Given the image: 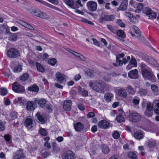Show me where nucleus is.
Segmentation results:
<instances>
[{
    "label": "nucleus",
    "instance_id": "1a4fd4ad",
    "mask_svg": "<svg viewBox=\"0 0 159 159\" xmlns=\"http://www.w3.org/2000/svg\"><path fill=\"white\" fill-rule=\"evenodd\" d=\"M115 18V16L114 15H105L103 16H100L99 19V21L100 23H103L104 21H113L114 20Z\"/></svg>",
    "mask_w": 159,
    "mask_h": 159
},
{
    "label": "nucleus",
    "instance_id": "338daca9",
    "mask_svg": "<svg viewBox=\"0 0 159 159\" xmlns=\"http://www.w3.org/2000/svg\"><path fill=\"white\" fill-rule=\"evenodd\" d=\"M5 129V126L3 123L0 120V131H3Z\"/></svg>",
    "mask_w": 159,
    "mask_h": 159
},
{
    "label": "nucleus",
    "instance_id": "6e6d98bb",
    "mask_svg": "<svg viewBox=\"0 0 159 159\" xmlns=\"http://www.w3.org/2000/svg\"><path fill=\"white\" fill-rule=\"evenodd\" d=\"M149 62L150 64L156 67L158 66L159 65L158 63L155 60L153 59H151L149 61Z\"/></svg>",
    "mask_w": 159,
    "mask_h": 159
},
{
    "label": "nucleus",
    "instance_id": "58836bf2",
    "mask_svg": "<svg viewBox=\"0 0 159 159\" xmlns=\"http://www.w3.org/2000/svg\"><path fill=\"white\" fill-rule=\"evenodd\" d=\"M128 157L131 158V159H137L136 152H130L128 154Z\"/></svg>",
    "mask_w": 159,
    "mask_h": 159
},
{
    "label": "nucleus",
    "instance_id": "c756f323",
    "mask_svg": "<svg viewBox=\"0 0 159 159\" xmlns=\"http://www.w3.org/2000/svg\"><path fill=\"white\" fill-rule=\"evenodd\" d=\"M126 89L128 92L130 94L133 95L135 93L136 91L131 86H128L126 87Z\"/></svg>",
    "mask_w": 159,
    "mask_h": 159
},
{
    "label": "nucleus",
    "instance_id": "bf43d9fd",
    "mask_svg": "<svg viewBox=\"0 0 159 159\" xmlns=\"http://www.w3.org/2000/svg\"><path fill=\"white\" fill-rule=\"evenodd\" d=\"M116 119L119 122H122L124 120V118L121 115H119L116 117Z\"/></svg>",
    "mask_w": 159,
    "mask_h": 159
},
{
    "label": "nucleus",
    "instance_id": "393cba45",
    "mask_svg": "<svg viewBox=\"0 0 159 159\" xmlns=\"http://www.w3.org/2000/svg\"><path fill=\"white\" fill-rule=\"evenodd\" d=\"M33 119L31 118H28L26 119L25 124L28 128H31L33 122Z\"/></svg>",
    "mask_w": 159,
    "mask_h": 159
},
{
    "label": "nucleus",
    "instance_id": "473e14b6",
    "mask_svg": "<svg viewBox=\"0 0 159 159\" xmlns=\"http://www.w3.org/2000/svg\"><path fill=\"white\" fill-rule=\"evenodd\" d=\"M16 100L18 103L21 105H23L26 102L25 99L23 97H18Z\"/></svg>",
    "mask_w": 159,
    "mask_h": 159
},
{
    "label": "nucleus",
    "instance_id": "ea45409f",
    "mask_svg": "<svg viewBox=\"0 0 159 159\" xmlns=\"http://www.w3.org/2000/svg\"><path fill=\"white\" fill-rule=\"evenodd\" d=\"M117 35L122 38H124L125 37V35L124 34V32L122 30H119L117 31H116Z\"/></svg>",
    "mask_w": 159,
    "mask_h": 159
},
{
    "label": "nucleus",
    "instance_id": "2eb2a0df",
    "mask_svg": "<svg viewBox=\"0 0 159 159\" xmlns=\"http://www.w3.org/2000/svg\"><path fill=\"white\" fill-rule=\"evenodd\" d=\"M128 2L126 0H124L117 10V12L120 11H125L127 7Z\"/></svg>",
    "mask_w": 159,
    "mask_h": 159
},
{
    "label": "nucleus",
    "instance_id": "6ab92c4d",
    "mask_svg": "<svg viewBox=\"0 0 159 159\" xmlns=\"http://www.w3.org/2000/svg\"><path fill=\"white\" fill-rule=\"evenodd\" d=\"M144 133L141 130L135 132L134 134L135 138L140 140L143 138L144 136Z\"/></svg>",
    "mask_w": 159,
    "mask_h": 159
},
{
    "label": "nucleus",
    "instance_id": "39448f33",
    "mask_svg": "<svg viewBox=\"0 0 159 159\" xmlns=\"http://www.w3.org/2000/svg\"><path fill=\"white\" fill-rule=\"evenodd\" d=\"M12 89L13 91L17 93H22L25 91L24 87L16 82L12 84Z\"/></svg>",
    "mask_w": 159,
    "mask_h": 159
},
{
    "label": "nucleus",
    "instance_id": "412c9836",
    "mask_svg": "<svg viewBox=\"0 0 159 159\" xmlns=\"http://www.w3.org/2000/svg\"><path fill=\"white\" fill-rule=\"evenodd\" d=\"M114 95L111 93H106L104 95V98L105 100L107 102L111 101V99L113 98Z\"/></svg>",
    "mask_w": 159,
    "mask_h": 159
},
{
    "label": "nucleus",
    "instance_id": "4d7b16f0",
    "mask_svg": "<svg viewBox=\"0 0 159 159\" xmlns=\"http://www.w3.org/2000/svg\"><path fill=\"white\" fill-rule=\"evenodd\" d=\"M146 108L147 109L146 110L152 111L153 105L150 102L148 103L147 104Z\"/></svg>",
    "mask_w": 159,
    "mask_h": 159
},
{
    "label": "nucleus",
    "instance_id": "37998d69",
    "mask_svg": "<svg viewBox=\"0 0 159 159\" xmlns=\"http://www.w3.org/2000/svg\"><path fill=\"white\" fill-rule=\"evenodd\" d=\"M102 150L105 154H107L109 152V149L108 147L106 145H104L102 146Z\"/></svg>",
    "mask_w": 159,
    "mask_h": 159
},
{
    "label": "nucleus",
    "instance_id": "680f3d73",
    "mask_svg": "<svg viewBox=\"0 0 159 159\" xmlns=\"http://www.w3.org/2000/svg\"><path fill=\"white\" fill-rule=\"evenodd\" d=\"M124 14L125 16H128L130 18L131 20H132V19H134V16L133 15L129 12L125 11L124 12Z\"/></svg>",
    "mask_w": 159,
    "mask_h": 159
},
{
    "label": "nucleus",
    "instance_id": "9b49d317",
    "mask_svg": "<svg viewBox=\"0 0 159 159\" xmlns=\"http://www.w3.org/2000/svg\"><path fill=\"white\" fill-rule=\"evenodd\" d=\"M129 77L132 79H136L138 78V71L137 69L130 71L128 73Z\"/></svg>",
    "mask_w": 159,
    "mask_h": 159
},
{
    "label": "nucleus",
    "instance_id": "69168bd1",
    "mask_svg": "<svg viewBox=\"0 0 159 159\" xmlns=\"http://www.w3.org/2000/svg\"><path fill=\"white\" fill-rule=\"evenodd\" d=\"M117 23L118 25L122 27H124L125 26V24L120 19L117 20Z\"/></svg>",
    "mask_w": 159,
    "mask_h": 159
},
{
    "label": "nucleus",
    "instance_id": "cd10ccee",
    "mask_svg": "<svg viewBox=\"0 0 159 159\" xmlns=\"http://www.w3.org/2000/svg\"><path fill=\"white\" fill-rule=\"evenodd\" d=\"M151 89L153 93L155 95H158L159 94V91L158 90V87L157 86L152 84L151 86Z\"/></svg>",
    "mask_w": 159,
    "mask_h": 159
},
{
    "label": "nucleus",
    "instance_id": "a878e982",
    "mask_svg": "<svg viewBox=\"0 0 159 159\" xmlns=\"http://www.w3.org/2000/svg\"><path fill=\"white\" fill-rule=\"evenodd\" d=\"M64 1L65 3L72 9H75L79 7V6L75 7V6L74 5V2L73 1L71 0H64Z\"/></svg>",
    "mask_w": 159,
    "mask_h": 159
},
{
    "label": "nucleus",
    "instance_id": "8fccbe9b",
    "mask_svg": "<svg viewBox=\"0 0 159 159\" xmlns=\"http://www.w3.org/2000/svg\"><path fill=\"white\" fill-rule=\"evenodd\" d=\"M116 59V63H113V65L116 66H121L123 65V62L119 59Z\"/></svg>",
    "mask_w": 159,
    "mask_h": 159
},
{
    "label": "nucleus",
    "instance_id": "4c0bfd02",
    "mask_svg": "<svg viewBox=\"0 0 159 159\" xmlns=\"http://www.w3.org/2000/svg\"><path fill=\"white\" fill-rule=\"evenodd\" d=\"M138 93L140 95L145 96L147 94L148 91L146 89H139Z\"/></svg>",
    "mask_w": 159,
    "mask_h": 159
},
{
    "label": "nucleus",
    "instance_id": "09e8293b",
    "mask_svg": "<svg viewBox=\"0 0 159 159\" xmlns=\"http://www.w3.org/2000/svg\"><path fill=\"white\" fill-rule=\"evenodd\" d=\"M132 29L139 36L141 34V33L140 30L139 28L135 25H133L132 27Z\"/></svg>",
    "mask_w": 159,
    "mask_h": 159
},
{
    "label": "nucleus",
    "instance_id": "c85d7f7f",
    "mask_svg": "<svg viewBox=\"0 0 159 159\" xmlns=\"http://www.w3.org/2000/svg\"><path fill=\"white\" fill-rule=\"evenodd\" d=\"M28 90L32 92H37L39 91V88L35 84L31 85L28 88Z\"/></svg>",
    "mask_w": 159,
    "mask_h": 159
},
{
    "label": "nucleus",
    "instance_id": "4be33fe9",
    "mask_svg": "<svg viewBox=\"0 0 159 159\" xmlns=\"http://www.w3.org/2000/svg\"><path fill=\"white\" fill-rule=\"evenodd\" d=\"M75 130L77 131H80L84 128V125L80 122L76 123L74 125Z\"/></svg>",
    "mask_w": 159,
    "mask_h": 159
},
{
    "label": "nucleus",
    "instance_id": "7c9ffc66",
    "mask_svg": "<svg viewBox=\"0 0 159 159\" xmlns=\"http://www.w3.org/2000/svg\"><path fill=\"white\" fill-rule=\"evenodd\" d=\"M36 64L37 69L38 71L41 72H44L45 71V69L43 66L40 63L36 62Z\"/></svg>",
    "mask_w": 159,
    "mask_h": 159
},
{
    "label": "nucleus",
    "instance_id": "13d9d810",
    "mask_svg": "<svg viewBox=\"0 0 159 159\" xmlns=\"http://www.w3.org/2000/svg\"><path fill=\"white\" fill-rule=\"evenodd\" d=\"M138 149L140 152L142 156H144L145 155V153L144 152V148L143 146H139L138 147Z\"/></svg>",
    "mask_w": 159,
    "mask_h": 159
},
{
    "label": "nucleus",
    "instance_id": "0e129e2a",
    "mask_svg": "<svg viewBox=\"0 0 159 159\" xmlns=\"http://www.w3.org/2000/svg\"><path fill=\"white\" fill-rule=\"evenodd\" d=\"M46 107L49 112H52V110L53 109V107L50 104H47Z\"/></svg>",
    "mask_w": 159,
    "mask_h": 159
},
{
    "label": "nucleus",
    "instance_id": "052dcab7",
    "mask_svg": "<svg viewBox=\"0 0 159 159\" xmlns=\"http://www.w3.org/2000/svg\"><path fill=\"white\" fill-rule=\"evenodd\" d=\"M145 115L148 117H151L153 115L152 111L146 110L145 112Z\"/></svg>",
    "mask_w": 159,
    "mask_h": 159
},
{
    "label": "nucleus",
    "instance_id": "c03bdc74",
    "mask_svg": "<svg viewBox=\"0 0 159 159\" xmlns=\"http://www.w3.org/2000/svg\"><path fill=\"white\" fill-rule=\"evenodd\" d=\"M41 154L43 157L45 158L49 155V153L48 152V150L45 149V150H43L41 152Z\"/></svg>",
    "mask_w": 159,
    "mask_h": 159
},
{
    "label": "nucleus",
    "instance_id": "f257e3e1",
    "mask_svg": "<svg viewBox=\"0 0 159 159\" xmlns=\"http://www.w3.org/2000/svg\"><path fill=\"white\" fill-rule=\"evenodd\" d=\"M89 85L90 88L97 92L104 93L105 92V84L101 80L90 81L89 83Z\"/></svg>",
    "mask_w": 159,
    "mask_h": 159
},
{
    "label": "nucleus",
    "instance_id": "72a5a7b5",
    "mask_svg": "<svg viewBox=\"0 0 159 159\" xmlns=\"http://www.w3.org/2000/svg\"><path fill=\"white\" fill-rule=\"evenodd\" d=\"M40 11L37 9H30L29 10V12L33 15L37 16L38 15L39 13L40 12Z\"/></svg>",
    "mask_w": 159,
    "mask_h": 159
},
{
    "label": "nucleus",
    "instance_id": "f03ea898",
    "mask_svg": "<svg viewBox=\"0 0 159 159\" xmlns=\"http://www.w3.org/2000/svg\"><path fill=\"white\" fill-rule=\"evenodd\" d=\"M141 71L143 77L149 80L153 77V75L150 68L145 63L142 62L140 65Z\"/></svg>",
    "mask_w": 159,
    "mask_h": 159
},
{
    "label": "nucleus",
    "instance_id": "49530a36",
    "mask_svg": "<svg viewBox=\"0 0 159 159\" xmlns=\"http://www.w3.org/2000/svg\"><path fill=\"white\" fill-rule=\"evenodd\" d=\"M8 91L5 88H0V94L1 95L4 96L7 94Z\"/></svg>",
    "mask_w": 159,
    "mask_h": 159
},
{
    "label": "nucleus",
    "instance_id": "0eeeda50",
    "mask_svg": "<svg viewBox=\"0 0 159 159\" xmlns=\"http://www.w3.org/2000/svg\"><path fill=\"white\" fill-rule=\"evenodd\" d=\"M19 52L16 49L11 48L7 51V55L8 57L11 58H16L19 56Z\"/></svg>",
    "mask_w": 159,
    "mask_h": 159
},
{
    "label": "nucleus",
    "instance_id": "dca6fc26",
    "mask_svg": "<svg viewBox=\"0 0 159 159\" xmlns=\"http://www.w3.org/2000/svg\"><path fill=\"white\" fill-rule=\"evenodd\" d=\"M16 22L24 27L27 28L28 29L31 30H34L33 27L30 25L23 20H18L16 21Z\"/></svg>",
    "mask_w": 159,
    "mask_h": 159
},
{
    "label": "nucleus",
    "instance_id": "a211bd4d",
    "mask_svg": "<svg viewBox=\"0 0 159 159\" xmlns=\"http://www.w3.org/2000/svg\"><path fill=\"white\" fill-rule=\"evenodd\" d=\"M72 102L70 100L65 101L64 103L63 108L66 111H68L70 109Z\"/></svg>",
    "mask_w": 159,
    "mask_h": 159
},
{
    "label": "nucleus",
    "instance_id": "6e6552de",
    "mask_svg": "<svg viewBox=\"0 0 159 159\" xmlns=\"http://www.w3.org/2000/svg\"><path fill=\"white\" fill-rule=\"evenodd\" d=\"M25 157V156L23 150L20 149L16 152L13 153L12 159H23Z\"/></svg>",
    "mask_w": 159,
    "mask_h": 159
},
{
    "label": "nucleus",
    "instance_id": "603ef678",
    "mask_svg": "<svg viewBox=\"0 0 159 159\" xmlns=\"http://www.w3.org/2000/svg\"><path fill=\"white\" fill-rule=\"evenodd\" d=\"M48 62L49 64L53 66L56 64L57 62V60L56 59L53 58L49 59Z\"/></svg>",
    "mask_w": 159,
    "mask_h": 159
},
{
    "label": "nucleus",
    "instance_id": "a19ab883",
    "mask_svg": "<svg viewBox=\"0 0 159 159\" xmlns=\"http://www.w3.org/2000/svg\"><path fill=\"white\" fill-rule=\"evenodd\" d=\"M53 151L55 153H58L60 152V148L56 144H54L52 145Z\"/></svg>",
    "mask_w": 159,
    "mask_h": 159
},
{
    "label": "nucleus",
    "instance_id": "864d4df0",
    "mask_svg": "<svg viewBox=\"0 0 159 159\" xmlns=\"http://www.w3.org/2000/svg\"><path fill=\"white\" fill-rule=\"evenodd\" d=\"M156 144L155 141L154 140H151L148 142V146L150 148H153Z\"/></svg>",
    "mask_w": 159,
    "mask_h": 159
},
{
    "label": "nucleus",
    "instance_id": "423d86ee",
    "mask_svg": "<svg viewBox=\"0 0 159 159\" xmlns=\"http://www.w3.org/2000/svg\"><path fill=\"white\" fill-rule=\"evenodd\" d=\"M86 6L88 10L92 12L95 11L97 9V3L93 1H90L87 2Z\"/></svg>",
    "mask_w": 159,
    "mask_h": 159
},
{
    "label": "nucleus",
    "instance_id": "f704fd0d",
    "mask_svg": "<svg viewBox=\"0 0 159 159\" xmlns=\"http://www.w3.org/2000/svg\"><path fill=\"white\" fill-rule=\"evenodd\" d=\"M37 17L43 19H46L48 18V16L44 12L40 11V12L39 13Z\"/></svg>",
    "mask_w": 159,
    "mask_h": 159
},
{
    "label": "nucleus",
    "instance_id": "79ce46f5",
    "mask_svg": "<svg viewBox=\"0 0 159 159\" xmlns=\"http://www.w3.org/2000/svg\"><path fill=\"white\" fill-rule=\"evenodd\" d=\"M111 75L110 74H107V75L105 76L102 78V80L104 81L107 82H110L111 81Z\"/></svg>",
    "mask_w": 159,
    "mask_h": 159
},
{
    "label": "nucleus",
    "instance_id": "bb28decb",
    "mask_svg": "<svg viewBox=\"0 0 159 159\" xmlns=\"http://www.w3.org/2000/svg\"><path fill=\"white\" fill-rule=\"evenodd\" d=\"M70 52L73 54L74 56L77 57L79 59L82 61H85V58L82 55L80 54L74 52L73 51H71Z\"/></svg>",
    "mask_w": 159,
    "mask_h": 159
},
{
    "label": "nucleus",
    "instance_id": "20e7f679",
    "mask_svg": "<svg viewBox=\"0 0 159 159\" xmlns=\"http://www.w3.org/2000/svg\"><path fill=\"white\" fill-rule=\"evenodd\" d=\"M143 13L148 16V18L150 19H154L156 18L157 16V13L148 7H145L144 8Z\"/></svg>",
    "mask_w": 159,
    "mask_h": 159
},
{
    "label": "nucleus",
    "instance_id": "3c124183",
    "mask_svg": "<svg viewBox=\"0 0 159 159\" xmlns=\"http://www.w3.org/2000/svg\"><path fill=\"white\" fill-rule=\"evenodd\" d=\"M39 132L41 135L43 136H45L47 134V131L43 128H40V129Z\"/></svg>",
    "mask_w": 159,
    "mask_h": 159
},
{
    "label": "nucleus",
    "instance_id": "aec40b11",
    "mask_svg": "<svg viewBox=\"0 0 159 159\" xmlns=\"http://www.w3.org/2000/svg\"><path fill=\"white\" fill-rule=\"evenodd\" d=\"M153 105L154 106V111L155 112L159 115V100H155L153 102Z\"/></svg>",
    "mask_w": 159,
    "mask_h": 159
},
{
    "label": "nucleus",
    "instance_id": "f8f14e48",
    "mask_svg": "<svg viewBox=\"0 0 159 159\" xmlns=\"http://www.w3.org/2000/svg\"><path fill=\"white\" fill-rule=\"evenodd\" d=\"M75 154L71 151H67L63 157V159H75Z\"/></svg>",
    "mask_w": 159,
    "mask_h": 159
},
{
    "label": "nucleus",
    "instance_id": "de8ad7c7",
    "mask_svg": "<svg viewBox=\"0 0 159 159\" xmlns=\"http://www.w3.org/2000/svg\"><path fill=\"white\" fill-rule=\"evenodd\" d=\"M107 27L109 30L111 32L115 33L116 32V30L115 27L110 25H107Z\"/></svg>",
    "mask_w": 159,
    "mask_h": 159
},
{
    "label": "nucleus",
    "instance_id": "774afa93",
    "mask_svg": "<svg viewBox=\"0 0 159 159\" xmlns=\"http://www.w3.org/2000/svg\"><path fill=\"white\" fill-rule=\"evenodd\" d=\"M112 136L114 138L117 139L119 137L120 135L118 132L115 131L113 134Z\"/></svg>",
    "mask_w": 159,
    "mask_h": 159
},
{
    "label": "nucleus",
    "instance_id": "b1692460",
    "mask_svg": "<svg viewBox=\"0 0 159 159\" xmlns=\"http://www.w3.org/2000/svg\"><path fill=\"white\" fill-rule=\"evenodd\" d=\"M118 93L119 95L123 98H125L127 96V93L125 89L123 88H120L118 90Z\"/></svg>",
    "mask_w": 159,
    "mask_h": 159
},
{
    "label": "nucleus",
    "instance_id": "e433bc0d",
    "mask_svg": "<svg viewBox=\"0 0 159 159\" xmlns=\"http://www.w3.org/2000/svg\"><path fill=\"white\" fill-rule=\"evenodd\" d=\"M38 104L42 108L43 107L46 103V100L44 99H41L38 100Z\"/></svg>",
    "mask_w": 159,
    "mask_h": 159
},
{
    "label": "nucleus",
    "instance_id": "ddd939ff",
    "mask_svg": "<svg viewBox=\"0 0 159 159\" xmlns=\"http://www.w3.org/2000/svg\"><path fill=\"white\" fill-rule=\"evenodd\" d=\"M98 126L100 128L106 129L108 128L109 123L106 120H102L98 123Z\"/></svg>",
    "mask_w": 159,
    "mask_h": 159
},
{
    "label": "nucleus",
    "instance_id": "c9c22d12",
    "mask_svg": "<svg viewBox=\"0 0 159 159\" xmlns=\"http://www.w3.org/2000/svg\"><path fill=\"white\" fill-rule=\"evenodd\" d=\"M79 92L83 96H87L88 94V92L86 90H85L83 89H82L80 88L78 89Z\"/></svg>",
    "mask_w": 159,
    "mask_h": 159
},
{
    "label": "nucleus",
    "instance_id": "4468645a",
    "mask_svg": "<svg viewBox=\"0 0 159 159\" xmlns=\"http://www.w3.org/2000/svg\"><path fill=\"white\" fill-rule=\"evenodd\" d=\"M36 117L38 120V122L39 123H44L46 120L44 116L40 112H38L36 114Z\"/></svg>",
    "mask_w": 159,
    "mask_h": 159
},
{
    "label": "nucleus",
    "instance_id": "f3484780",
    "mask_svg": "<svg viewBox=\"0 0 159 159\" xmlns=\"http://www.w3.org/2000/svg\"><path fill=\"white\" fill-rule=\"evenodd\" d=\"M26 109L29 111H32L35 109L36 106L34 102L32 101H28L26 103Z\"/></svg>",
    "mask_w": 159,
    "mask_h": 159
},
{
    "label": "nucleus",
    "instance_id": "5701e85b",
    "mask_svg": "<svg viewBox=\"0 0 159 159\" xmlns=\"http://www.w3.org/2000/svg\"><path fill=\"white\" fill-rule=\"evenodd\" d=\"M140 102V98L137 96H135L132 99L133 106L136 108H138V105Z\"/></svg>",
    "mask_w": 159,
    "mask_h": 159
},
{
    "label": "nucleus",
    "instance_id": "e2e57ef3",
    "mask_svg": "<svg viewBox=\"0 0 159 159\" xmlns=\"http://www.w3.org/2000/svg\"><path fill=\"white\" fill-rule=\"evenodd\" d=\"M133 65L134 67H136L137 66V63L136 60L134 58H132L130 62Z\"/></svg>",
    "mask_w": 159,
    "mask_h": 159
},
{
    "label": "nucleus",
    "instance_id": "9d476101",
    "mask_svg": "<svg viewBox=\"0 0 159 159\" xmlns=\"http://www.w3.org/2000/svg\"><path fill=\"white\" fill-rule=\"evenodd\" d=\"M57 80L60 83H62L66 78V76L60 72H57L55 75Z\"/></svg>",
    "mask_w": 159,
    "mask_h": 159
},
{
    "label": "nucleus",
    "instance_id": "7ed1b4c3",
    "mask_svg": "<svg viewBox=\"0 0 159 159\" xmlns=\"http://www.w3.org/2000/svg\"><path fill=\"white\" fill-rule=\"evenodd\" d=\"M141 116L138 113L133 111H129V120L132 122L138 121L141 119Z\"/></svg>",
    "mask_w": 159,
    "mask_h": 159
},
{
    "label": "nucleus",
    "instance_id": "5fc2aeb1",
    "mask_svg": "<svg viewBox=\"0 0 159 159\" xmlns=\"http://www.w3.org/2000/svg\"><path fill=\"white\" fill-rule=\"evenodd\" d=\"M29 75L28 74L25 73L20 77V79L22 81H25L29 77Z\"/></svg>",
    "mask_w": 159,
    "mask_h": 159
},
{
    "label": "nucleus",
    "instance_id": "a18cd8bd",
    "mask_svg": "<svg viewBox=\"0 0 159 159\" xmlns=\"http://www.w3.org/2000/svg\"><path fill=\"white\" fill-rule=\"evenodd\" d=\"M22 70V67L20 65H18L16 66L14 68L13 70L14 72L17 73L21 71Z\"/></svg>",
    "mask_w": 159,
    "mask_h": 159
},
{
    "label": "nucleus",
    "instance_id": "2f4dec72",
    "mask_svg": "<svg viewBox=\"0 0 159 159\" xmlns=\"http://www.w3.org/2000/svg\"><path fill=\"white\" fill-rule=\"evenodd\" d=\"M18 34L17 33H10L9 37V39L12 41H16L17 39Z\"/></svg>",
    "mask_w": 159,
    "mask_h": 159
}]
</instances>
